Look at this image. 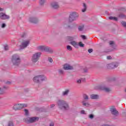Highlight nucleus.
<instances>
[{"instance_id":"0eeeda50","label":"nucleus","mask_w":126,"mask_h":126,"mask_svg":"<svg viewBox=\"0 0 126 126\" xmlns=\"http://www.w3.org/2000/svg\"><path fill=\"white\" fill-rule=\"evenodd\" d=\"M30 44V40H24L22 42L21 45H20L21 49H25V48L27 47V46Z\"/></svg>"},{"instance_id":"3c124183","label":"nucleus","mask_w":126,"mask_h":126,"mask_svg":"<svg viewBox=\"0 0 126 126\" xmlns=\"http://www.w3.org/2000/svg\"><path fill=\"white\" fill-rule=\"evenodd\" d=\"M4 88L6 89L7 88L5 87V86H4Z\"/></svg>"},{"instance_id":"4c0bfd02","label":"nucleus","mask_w":126,"mask_h":126,"mask_svg":"<svg viewBox=\"0 0 126 126\" xmlns=\"http://www.w3.org/2000/svg\"><path fill=\"white\" fill-rule=\"evenodd\" d=\"M4 49H5V51H7V50H8V46L5 45V46H4Z\"/></svg>"},{"instance_id":"aec40b11","label":"nucleus","mask_w":126,"mask_h":126,"mask_svg":"<svg viewBox=\"0 0 126 126\" xmlns=\"http://www.w3.org/2000/svg\"><path fill=\"white\" fill-rule=\"evenodd\" d=\"M83 9L82 10V12H85L86 10L87 9V6H86V4L85 3H83Z\"/></svg>"},{"instance_id":"f257e3e1","label":"nucleus","mask_w":126,"mask_h":126,"mask_svg":"<svg viewBox=\"0 0 126 126\" xmlns=\"http://www.w3.org/2000/svg\"><path fill=\"white\" fill-rule=\"evenodd\" d=\"M57 104L60 109L61 110H69V106H68V103L66 101L63 100H59L57 102Z\"/></svg>"},{"instance_id":"9d476101","label":"nucleus","mask_w":126,"mask_h":126,"mask_svg":"<svg viewBox=\"0 0 126 126\" xmlns=\"http://www.w3.org/2000/svg\"><path fill=\"white\" fill-rule=\"evenodd\" d=\"M13 109L15 110V111L22 109V104H15L13 106Z\"/></svg>"},{"instance_id":"79ce46f5","label":"nucleus","mask_w":126,"mask_h":126,"mask_svg":"<svg viewBox=\"0 0 126 126\" xmlns=\"http://www.w3.org/2000/svg\"><path fill=\"white\" fill-rule=\"evenodd\" d=\"M59 72L60 73H61V74H63V71L62 70H59Z\"/></svg>"},{"instance_id":"2eb2a0df","label":"nucleus","mask_w":126,"mask_h":126,"mask_svg":"<svg viewBox=\"0 0 126 126\" xmlns=\"http://www.w3.org/2000/svg\"><path fill=\"white\" fill-rule=\"evenodd\" d=\"M72 46H73L74 48H78V43L75 41H72L70 43Z\"/></svg>"},{"instance_id":"5701e85b","label":"nucleus","mask_w":126,"mask_h":126,"mask_svg":"<svg viewBox=\"0 0 126 126\" xmlns=\"http://www.w3.org/2000/svg\"><path fill=\"white\" fill-rule=\"evenodd\" d=\"M84 29V25L80 26L78 27V30L79 31H82L83 29Z\"/></svg>"},{"instance_id":"a19ab883","label":"nucleus","mask_w":126,"mask_h":126,"mask_svg":"<svg viewBox=\"0 0 126 126\" xmlns=\"http://www.w3.org/2000/svg\"><path fill=\"white\" fill-rule=\"evenodd\" d=\"M88 69L87 68L84 69V72H87Z\"/></svg>"},{"instance_id":"39448f33","label":"nucleus","mask_w":126,"mask_h":126,"mask_svg":"<svg viewBox=\"0 0 126 126\" xmlns=\"http://www.w3.org/2000/svg\"><path fill=\"white\" fill-rule=\"evenodd\" d=\"M46 79V77L44 75H39L33 78L34 82H37V83L40 82V81H44Z\"/></svg>"},{"instance_id":"37998d69","label":"nucleus","mask_w":126,"mask_h":126,"mask_svg":"<svg viewBox=\"0 0 126 126\" xmlns=\"http://www.w3.org/2000/svg\"><path fill=\"white\" fill-rule=\"evenodd\" d=\"M81 114H85V111L81 110Z\"/></svg>"},{"instance_id":"bb28decb","label":"nucleus","mask_w":126,"mask_h":126,"mask_svg":"<svg viewBox=\"0 0 126 126\" xmlns=\"http://www.w3.org/2000/svg\"><path fill=\"white\" fill-rule=\"evenodd\" d=\"M45 2H46V0H40L39 3L41 5H43Z\"/></svg>"},{"instance_id":"864d4df0","label":"nucleus","mask_w":126,"mask_h":126,"mask_svg":"<svg viewBox=\"0 0 126 126\" xmlns=\"http://www.w3.org/2000/svg\"><path fill=\"white\" fill-rule=\"evenodd\" d=\"M125 91H126V90H125Z\"/></svg>"},{"instance_id":"dca6fc26","label":"nucleus","mask_w":126,"mask_h":126,"mask_svg":"<svg viewBox=\"0 0 126 126\" xmlns=\"http://www.w3.org/2000/svg\"><path fill=\"white\" fill-rule=\"evenodd\" d=\"M29 20L32 23H37L38 22V19L36 18H30Z\"/></svg>"},{"instance_id":"f3484780","label":"nucleus","mask_w":126,"mask_h":126,"mask_svg":"<svg viewBox=\"0 0 126 126\" xmlns=\"http://www.w3.org/2000/svg\"><path fill=\"white\" fill-rule=\"evenodd\" d=\"M82 103L83 106H85V107H90V104L88 103V102H86V100H83Z\"/></svg>"},{"instance_id":"4468645a","label":"nucleus","mask_w":126,"mask_h":126,"mask_svg":"<svg viewBox=\"0 0 126 126\" xmlns=\"http://www.w3.org/2000/svg\"><path fill=\"white\" fill-rule=\"evenodd\" d=\"M51 6L55 9L59 8V7H60L59 4L57 2H53L51 3Z\"/></svg>"},{"instance_id":"7c9ffc66","label":"nucleus","mask_w":126,"mask_h":126,"mask_svg":"<svg viewBox=\"0 0 126 126\" xmlns=\"http://www.w3.org/2000/svg\"><path fill=\"white\" fill-rule=\"evenodd\" d=\"M25 113L26 116H28V114H29V111H28V110L27 109H25Z\"/></svg>"},{"instance_id":"f8f14e48","label":"nucleus","mask_w":126,"mask_h":126,"mask_svg":"<svg viewBox=\"0 0 126 126\" xmlns=\"http://www.w3.org/2000/svg\"><path fill=\"white\" fill-rule=\"evenodd\" d=\"M70 16L72 18H74L75 20H76V18L78 17V14L75 12H74L70 14Z\"/></svg>"},{"instance_id":"c03bdc74","label":"nucleus","mask_w":126,"mask_h":126,"mask_svg":"<svg viewBox=\"0 0 126 126\" xmlns=\"http://www.w3.org/2000/svg\"><path fill=\"white\" fill-rule=\"evenodd\" d=\"M109 44H110V45H113V44H114V41H110L109 42Z\"/></svg>"},{"instance_id":"58836bf2","label":"nucleus","mask_w":126,"mask_h":126,"mask_svg":"<svg viewBox=\"0 0 126 126\" xmlns=\"http://www.w3.org/2000/svg\"><path fill=\"white\" fill-rule=\"evenodd\" d=\"M5 26H6V25H5V24L3 23L1 25V28H4V27H5Z\"/></svg>"},{"instance_id":"7ed1b4c3","label":"nucleus","mask_w":126,"mask_h":126,"mask_svg":"<svg viewBox=\"0 0 126 126\" xmlns=\"http://www.w3.org/2000/svg\"><path fill=\"white\" fill-rule=\"evenodd\" d=\"M24 122H26L27 124H31L32 123H35V122H37L39 121V118L38 117H32V118H27L24 119Z\"/></svg>"},{"instance_id":"c756f323","label":"nucleus","mask_w":126,"mask_h":126,"mask_svg":"<svg viewBox=\"0 0 126 126\" xmlns=\"http://www.w3.org/2000/svg\"><path fill=\"white\" fill-rule=\"evenodd\" d=\"M68 39L69 40V41H73L74 38L71 36H68Z\"/></svg>"},{"instance_id":"b1692460","label":"nucleus","mask_w":126,"mask_h":126,"mask_svg":"<svg viewBox=\"0 0 126 126\" xmlns=\"http://www.w3.org/2000/svg\"><path fill=\"white\" fill-rule=\"evenodd\" d=\"M83 98L85 101H86V100H88L89 99V97H88V95L85 94L83 95Z\"/></svg>"},{"instance_id":"f704fd0d","label":"nucleus","mask_w":126,"mask_h":126,"mask_svg":"<svg viewBox=\"0 0 126 126\" xmlns=\"http://www.w3.org/2000/svg\"><path fill=\"white\" fill-rule=\"evenodd\" d=\"M88 51L89 53H90V54H91V53H92V52H93V49H88Z\"/></svg>"},{"instance_id":"603ef678","label":"nucleus","mask_w":126,"mask_h":126,"mask_svg":"<svg viewBox=\"0 0 126 126\" xmlns=\"http://www.w3.org/2000/svg\"><path fill=\"white\" fill-rule=\"evenodd\" d=\"M20 0V1H21V0Z\"/></svg>"},{"instance_id":"cd10ccee","label":"nucleus","mask_w":126,"mask_h":126,"mask_svg":"<svg viewBox=\"0 0 126 126\" xmlns=\"http://www.w3.org/2000/svg\"><path fill=\"white\" fill-rule=\"evenodd\" d=\"M79 46L81 48H83V47H84V44L82 43V42L80 41L79 42Z\"/></svg>"},{"instance_id":"a878e982","label":"nucleus","mask_w":126,"mask_h":126,"mask_svg":"<svg viewBox=\"0 0 126 126\" xmlns=\"http://www.w3.org/2000/svg\"><path fill=\"white\" fill-rule=\"evenodd\" d=\"M69 92V91H68V90H66L65 92H63V96H65V95H67V94H68Z\"/></svg>"},{"instance_id":"49530a36","label":"nucleus","mask_w":126,"mask_h":126,"mask_svg":"<svg viewBox=\"0 0 126 126\" xmlns=\"http://www.w3.org/2000/svg\"><path fill=\"white\" fill-rule=\"evenodd\" d=\"M54 106H55V104H52L50 105L51 108H54Z\"/></svg>"},{"instance_id":"ddd939ff","label":"nucleus","mask_w":126,"mask_h":126,"mask_svg":"<svg viewBox=\"0 0 126 126\" xmlns=\"http://www.w3.org/2000/svg\"><path fill=\"white\" fill-rule=\"evenodd\" d=\"M63 68L65 70H69V69H73L72 66H70L69 64H65L64 65Z\"/></svg>"},{"instance_id":"c9c22d12","label":"nucleus","mask_w":126,"mask_h":126,"mask_svg":"<svg viewBox=\"0 0 126 126\" xmlns=\"http://www.w3.org/2000/svg\"><path fill=\"white\" fill-rule=\"evenodd\" d=\"M48 61L50 63H53V59L51 58H48Z\"/></svg>"},{"instance_id":"e433bc0d","label":"nucleus","mask_w":126,"mask_h":126,"mask_svg":"<svg viewBox=\"0 0 126 126\" xmlns=\"http://www.w3.org/2000/svg\"><path fill=\"white\" fill-rule=\"evenodd\" d=\"M89 118L90 119H93V118H94V115H93V114H91L89 115Z\"/></svg>"},{"instance_id":"2f4dec72","label":"nucleus","mask_w":126,"mask_h":126,"mask_svg":"<svg viewBox=\"0 0 126 126\" xmlns=\"http://www.w3.org/2000/svg\"><path fill=\"white\" fill-rule=\"evenodd\" d=\"M8 126H13V123H12L11 121H10L8 124Z\"/></svg>"},{"instance_id":"72a5a7b5","label":"nucleus","mask_w":126,"mask_h":126,"mask_svg":"<svg viewBox=\"0 0 126 126\" xmlns=\"http://www.w3.org/2000/svg\"><path fill=\"white\" fill-rule=\"evenodd\" d=\"M22 109H23V108H26V107H27V104H22Z\"/></svg>"},{"instance_id":"423d86ee","label":"nucleus","mask_w":126,"mask_h":126,"mask_svg":"<svg viewBox=\"0 0 126 126\" xmlns=\"http://www.w3.org/2000/svg\"><path fill=\"white\" fill-rule=\"evenodd\" d=\"M41 57V53L40 52H37L34 54L32 58V62L33 63H36L38 62V60H39V58Z\"/></svg>"},{"instance_id":"4be33fe9","label":"nucleus","mask_w":126,"mask_h":126,"mask_svg":"<svg viewBox=\"0 0 126 126\" xmlns=\"http://www.w3.org/2000/svg\"><path fill=\"white\" fill-rule=\"evenodd\" d=\"M119 17H120V18H126V16L124 14L121 13L119 15Z\"/></svg>"},{"instance_id":"412c9836","label":"nucleus","mask_w":126,"mask_h":126,"mask_svg":"<svg viewBox=\"0 0 126 126\" xmlns=\"http://www.w3.org/2000/svg\"><path fill=\"white\" fill-rule=\"evenodd\" d=\"M109 19L110 20H114V21H118V18L116 17L110 16L109 17Z\"/></svg>"},{"instance_id":"393cba45","label":"nucleus","mask_w":126,"mask_h":126,"mask_svg":"<svg viewBox=\"0 0 126 126\" xmlns=\"http://www.w3.org/2000/svg\"><path fill=\"white\" fill-rule=\"evenodd\" d=\"M75 20L74 19V18H72L71 16H69V22H72L73 21H74Z\"/></svg>"},{"instance_id":"20e7f679","label":"nucleus","mask_w":126,"mask_h":126,"mask_svg":"<svg viewBox=\"0 0 126 126\" xmlns=\"http://www.w3.org/2000/svg\"><path fill=\"white\" fill-rule=\"evenodd\" d=\"M38 50L39 51H44L48 53H53V50L48 46H40L37 47Z\"/></svg>"},{"instance_id":"de8ad7c7","label":"nucleus","mask_w":126,"mask_h":126,"mask_svg":"<svg viewBox=\"0 0 126 126\" xmlns=\"http://www.w3.org/2000/svg\"><path fill=\"white\" fill-rule=\"evenodd\" d=\"M0 11H3V8L0 7Z\"/></svg>"},{"instance_id":"c85d7f7f","label":"nucleus","mask_w":126,"mask_h":126,"mask_svg":"<svg viewBox=\"0 0 126 126\" xmlns=\"http://www.w3.org/2000/svg\"><path fill=\"white\" fill-rule=\"evenodd\" d=\"M67 49L68 51H72V47L69 45H68L67 46Z\"/></svg>"},{"instance_id":"a211bd4d","label":"nucleus","mask_w":126,"mask_h":126,"mask_svg":"<svg viewBox=\"0 0 126 126\" xmlns=\"http://www.w3.org/2000/svg\"><path fill=\"white\" fill-rule=\"evenodd\" d=\"M100 89L101 90H104V91H105V92H110V91H111V89L105 87H101L100 88Z\"/></svg>"},{"instance_id":"ea45409f","label":"nucleus","mask_w":126,"mask_h":126,"mask_svg":"<svg viewBox=\"0 0 126 126\" xmlns=\"http://www.w3.org/2000/svg\"><path fill=\"white\" fill-rule=\"evenodd\" d=\"M107 60H112V57L111 56H107Z\"/></svg>"},{"instance_id":"a18cd8bd","label":"nucleus","mask_w":126,"mask_h":126,"mask_svg":"<svg viewBox=\"0 0 126 126\" xmlns=\"http://www.w3.org/2000/svg\"><path fill=\"white\" fill-rule=\"evenodd\" d=\"M77 83H81V80H78L77 81Z\"/></svg>"},{"instance_id":"8fccbe9b","label":"nucleus","mask_w":126,"mask_h":126,"mask_svg":"<svg viewBox=\"0 0 126 126\" xmlns=\"http://www.w3.org/2000/svg\"><path fill=\"white\" fill-rule=\"evenodd\" d=\"M50 126H54V123H51L50 124Z\"/></svg>"},{"instance_id":"09e8293b","label":"nucleus","mask_w":126,"mask_h":126,"mask_svg":"<svg viewBox=\"0 0 126 126\" xmlns=\"http://www.w3.org/2000/svg\"><path fill=\"white\" fill-rule=\"evenodd\" d=\"M10 83H11L10 81H7L6 82V84H10Z\"/></svg>"},{"instance_id":"f03ea898","label":"nucleus","mask_w":126,"mask_h":126,"mask_svg":"<svg viewBox=\"0 0 126 126\" xmlns=\"http://www.w3.org/2000/svg\"><path fill=\"white\" fill-rule=\"evenodd\" d=\"M20 57L18 55L15 54L12 57V63L14 65H18L21 62Z\"/></svg>"},{"instance_id":"9b49d317","label":"nucleus","mask_w":126,"mask_h":126,"mask_svg":"<svg viewBox=\"0 0 126 126\" xmlns=\"http://www.w3.org/2000/svg\"><path fill=\"white\" fill-rule=\"evenodd\" d=\"M110 111L111 112V114H112V115H114V116H118V115L119 114V112H118V111H117V109L115 108H111L110 109Z\"/></svg>"},{"instance_id":"6ab92c4d","label":"nucleus","mask_w":126,"mask_h":126,"mask_svg":"<svg viewBox=\"0 0 126 126\" xmlns=\"http://www.w3.org/2000/svg\"><path fill=\"white\" fill-rule=\"evenodd\" d=\"M90 98H91V99H98L99 95L97 94H92L90 95Z\"/></svg>"},{"instance_id":"473e14b6","label":"nucleus","mask_w":126,"mask_h":126,"mask_svg":"<svg viewBox=\"0 0 126 126\" xmlns=\"http://www.w3.org/2000/svg\"><path fill=\"white\" fill-rule=\"evenodd\" d=\"M81 38L83 39L84 40H86V36L85 35H81Z\"/></svg>"},{"instance_id":"6e6552de","label":"nucleus","mask_w":126,"mask_h":126,"mask_svg":"<svg viewBox=\"0 0 126 126\" xmlns=\"http://www.w3.org/2000/svg\"><path fill=\"white\" fill-rule=\"evenodd\" d=\"M118 65L119 64L117 63H113L109 64H107V67L109 69H113V68H115V67H118Z\"/></svg>"},{"instance_id":"1a4fd4ad","label":"nucleus","mask_w":126,"mask_h":126,"mask_svg":"<svg viewBox=\"0 0 126 126\" xmlns=\"http://www.w3.org/2000/svg\"><path fill=\"white\" fill-rule=\"evenodd\" d=\"M0 18L3 20H5L6 19H9L10 17L9 15L5 14L4 13H0Z\"/></svg>"}]
</instances>
